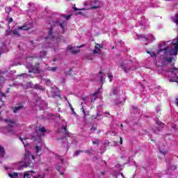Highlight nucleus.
Instances as JSON below:
<instances>
[{
    "label": "nucleus",
    "instance_id": "1",
    "mask_svg": "<svg viewBox=\"0 0 178 178\" xmlns=\"http://www.w3.org/2000/svg\"><path fill=\"white\" fill-rule=\"evenodd\" d=\"M49 24L50 25V28L49 29L48 31V35L47 37L45 38L46 41H51V44H54V42H55V40H56V36H55V35H54V29H55V27H60V29H62V30H65V26H63V24H65V21L61 20H56V21H52L51 20L49 22Z\"/></svg>",
    "mask_w": 178,
    "mask_h": 178
},
{
    "label": "nucleus",
    "instance_id": "2",
    "mask_svg": "<svg viewBox=\"0 0 178 178\" xmlns=\"http://www.w3.org/2000/svg\"><path fill=\"white\" fill-rule=\"evenodd\" d=\"M85 6H87V5H90V8H81L79 9L77 8H74V10H88L90 9H99V8L101 7V5L99 4V1L98 0H89L87 3H84Z\"/></svg>",
    "mask_w": 178,
    "mask_h": 178
},
{
    "label": "nucleus",
    "instance_id": "3",
    "mask_svg": "<svg viewBox=\"0 0 178 178\" xmlns=\"http://www.w3.org/2000/svg\"><path fill=\"white\" fill-rule=\"evenodd\" d=\"M31 159L34 161L35 157L33 155H31L30 152L25 153L24 159L23 160V163L21 164V168H29L30 166H33V161Z\"/></svg>",
    "mask_w": 178,
    "mask_h": 178
},
{
    "label": "nucleus",
    "instance_id": "4",
    "mask_svg": "<svg viewBox=\"0 0 178 178\" xmlns=\"http://www.w3.org/2000/svg\"><path fill=\"white\" fill-rule=\"evenodd\" d=\"M121 67L122 70H124V73H130L131 69L132 70H137V68L134 67L131 61L127 64H122Z\"/></svg>",
    "mask_w": 178,
    "mask_h": 178
},
{
    "label": "nucleus",
    "instance_id": "5",
    "mask_svg": "<svg viewBox=\"0 0 178 178\" xmlns=\"http://www.w3.org/2000/svg\"><path fill=\"white\" fill-rule=\"evenodd\" d=\"M136 40H145L148 42H152L155 40V38L152 34H149L147 35H136Z\"/></svg>",
    "mask_w": 178,
    "mask_h": 178
},
{
    "label": "nucleus",
    "instance_id": "6",
    "mask_svg": "<svg viewBox=\"0 0 178 178\" xmlns=\"http://www.w3.org/2000/svg\"><path fill=\"white\" fill-rule=\"evenodd\" d=\"M5 122L8 124L6 128V130H7L8 133H12V134H15L13 129H9V127H15V126H16V120L6 119L5 120Z\"/></svg>",
    "mask_w": 178,
    "mask_h": 178
},
{
    "label": "nucleus",
    "instance_id": "7",
    "mask_svg": "<svg viewBox=\"0 0 178 178\" xmlns=\"http://www.w3.org/2000/svg\"><path fill=\"white\" fill-rule=\"evenodd\" d=\"M56 168L59 172L60 175H63V173L65 172V170H66V166H65V163H63V159L60 160V163L58 164Z\"/></svg>",
    "mask_w": 178,
    "mask_h": 178
},
{
    "label": "nucleus",
    "instance_id": "8",
    "mask_svg": "<svg viewBox=\"0 0 178 178\" xmlns=\"http://www.w3.org/2000/svg\"><path fill=\"white\" fill-rule=\"evenodd\" d=\"M44 147V143L39 140L36 146L35 147V152L36 155H39V154L42 151V148Z\"/></svg>",
    "mask_w": 178,
    "mask_h": 178
},
{
    "label": "nucleus",
    "instance_id": "9",
    "mask_svg": "<svg viewBox=\"0 0 178 178\" xmlns=\"http://www.w3.org/2000/svg\"><path fill=\"white\" fill-rule=\"evenodd\" d=\"M26 67L29 70L30 73H40V68L38 67H35L31 64H27Z\"/></svg>",
    "mask_w": 178,
    "mask_h": 178
},
{
    "label": "nucleus",
    "instance_id": "10",
    "mask_svg": "<svg viewBox=\"0 0 178 178\" xmlns=\"http://www.w3.org/2000/svg\"><path fill=\"white\" fill-rule=\"evenodd\" d=\"M101 88H102V86H101L96 92L92 95L91 102H95V100L101 97Z\"/></svg>",
    "mask_w": 178,
    "mask_h": 178
},
{
    "label": "nucleus",
    "instance_id": "11",
    "mask_svg": "<svg viewBox=\"0 0 178 178\" xmlns=\"http://www.w3.org/2000/svg\"><path fill=\"white\" fill-rule=\"evenodd\" d=\"M30 29H33V22H26L24 26L18 28L19 30H30Z\"/></svg>",
    "mask_w": 178,
    "mask_h": 178
},
{
    "label": "nucleus",
    "instance_id": "12",
    "mask_svg": "<svg viewBox=\"0 0 178 178\" xmlns=\"http://www.w3.org/2000/svg\"><path fill=\"white\" fill-rule=\"evenodd\" d=\"M19 30H22V29H19V27H18L17 29L10 31L9 33H8V31H6V35H10L13 34V35H15V37H20V32L19 31Z\"/></svg>",
    "mask_w": 178,
    "mask_h": 178
},
{
    "label": "nucleus",
    "instance_id": "13",
    "mask_svg": "<svg viewBox=\"0 0 178 178\" xmlns=\"http://www.w3.org/2000/svg\"><path fill=\"white\" fill-rule=\"evenodd\" d=\"M6 152H5V147L0 145V163H2V160L5 158Z\"/></svg>",
    "mask_w": 178,
    "mask_h": 178
},
{
    "label": "nucleus",
    "instance_id": "14",
    "mask_svg": "<svg viewBox=\"0 0 178 178\" xmlns=\"http://www.w3.org/2000/svg\"><path fill=\"white\" fill-rule=\"evenodd\" d=\"M62 146L63 148L66 149L67 151H69V140H67V138H63L62 140Z\"/></svg>",
    "mask_w": 178,
    "mask_h": 178
},
{
    "label": "nucleus",
    "instance_id": "15",
    "mask_svg": "<svg viewBox=\"0 0 178 178\" xmlns=\"http://www.w3.org/2000/svg\"><path fill=\"white\" fill-rule=\"evenodd\" d=\"M8 176L10 178H22L23 177V173H19V174H17V172L8 173Z\"/></svg>",
    "mask_w": 178,
    "mask_h": 178
},
{
    "label": "nucleus",
    "instance_id": "16",
    "mask_svg": "<svg viewBox=\"0 0 178 178\" xmlns=\"http://www.w3.org/2000/svg\"><path fill=\"white\" fill-rule=\"evenodd\" d=\"M101 48H104V46L98 43L96 44L95 49L93 50V54H99V52H101Z\"/></svg>",
    "mask_w": 178,
    "mask_h": 178
},
{
    "label": "nucleus",
    "instance_id": "17",
    "mask_svg": "<svg viewBox=\"0 0 178 178\" xmlns=\"http://www.w3.org/2000/svg\"><path fill=\"white\" fill-rule=\"evenodd\" d=\"M35 173V172L31 170V171H27L26 173L22 174V178H31V176H33V175H34Z\"/></svg>",
    "mask_w": 178,
    "mask_h": 178
},
{
    "label": "nucleus",
    "instance_id": "18",
    "mask_svg": "<svg viewBox=\"0 0 178 178\" xmlns=\"http://www.w3.org/2000/svg\"><path fill=\"white\" fill-rule=\"evenodd\" d=\"M22 109H23V106H16L13 109V113H17V112H19V111H22Z\"/></svg>",
    "mask_w": 178,
    "mask_h": 178
},
{
    "label": "nucleus",
    "instance_id": "19",
    "mask_svg": "<svg viewBox=\"0 0 178 178\" xmlns=\"http://www.w3.org/2000/svg\"><path fill=\"white\" fill-rule=\"evenodd\" d=\"M172 22L178 25V13H176L174 17H172Z\"/></svg>",
    "mask_w": 178,
    "mask_h": 178
},
{
    "label": "nucleus",
    "instance_id": "20",
    "mask_svg": "<svg viewBox=\"0 0 178 178\" xmlns=\"http://www.w3.org/2000/svg\"><path fill=\"white\" fill-rule=\"evenodd\" d=\"M62 129L64 130L65 136H67V137H70V133L67 131L66 127H63Z\"/></svg>",
    "mask_w": 178,
    "mask_h": 178
},
{
    "label": "nucleus",
    "instance_id": "21",
    "mask_svg": "<svg viewBox=\"0 0 178 178\" xmlns=\"http://www.w3.org/2000/svg\"><path fill=\"white\" fill-rule=\"evenodd\" d=\"M84 152L85 154H88L89 155H91L94 152V149H92V147H91L89 149L85 150Z\"/></svg>",
    "mask_w": 178,
    "mask_h": 178
},
{
    "label": "nucleus",
    "instance_id": "22",
    "mask_svg": "<svg viewBox=\"0 0 178 178\" xmlns=\"http://www.w3.org/2000/svg\"><path fill=\"white\" fill-rule=\"evenodd\" d=\"M26 88H34V85H33V82H28L26 85Z\"/></svg>",
    "mask_w": 178,
    "mask_h": 178
},
{
    "label": "nucleus",
    "instance_id": "23",
    "mask_svg": "<svg viewBox=\"0 0 178 178\" xmlns=\"http://www.w3.org/2000/svg\"><path fill=\"white\" fill-rule=\"evenodd\" d=\"M32 177L33 178H45V175H35V174H33L32 175Z\"/></svg>",
    "mask_w": 178,
    "mask_h": 178
},
{
    "label": "nucleus",
    "instance_id": "24",
    "mask_svg": "<svg viewBox=\"0 0 178 178\" xmlns=\"http://www.w3.org/2000/svg\"><path fill=\"white\" fill-rule=\"evenodd\" d=\"M19 140L22 141V144H24V147H27L29 145V143L26 142V140H27V138H24L23 140L22 138H19Z\"/></svg>",
    "mask_w": 178,
    "mask_h": 178
},
{
    "label": "nucleus",
    "instance_id": "25",
    "mask_svg": "<svg viewBox=\"0 0 178 178\" xmlns=\"http://www.w3.org/2000/svg\"><path fill=\"white\" fill-rule=\"evenodd\" d=\"M46 55H47V51H40L39 54V58H44V56H45Z\"/></svg>",
    "mask_w": 178,
    "mask_h": 178
},
{
    "label": "nucleus",
    "instance_id": "26",
    "mask_svg": "<svg viewBox=\"0 0 178 178\" xmlns=\"http://www.w3.org/2000/svg\"><path fill=\"white\" fill-rule=\"evenodd\" d=\"M112 90L113 95H118V92H119V89L118 88H113Z\"/></svg>",
    "mask_w": 178,
    "mask_h": 178
},
{
    "label": "nucleus",
    "instance_id": "27",
    "mask_svg": "<svg viewBox=\"0 0 178 178\" xmlns=\"http://www.w3.org/2000/svg\"><path fill=\"white\" fill-rule=\"evenodd\" d=\"M5 12H6V13H7V15H9V13H10V12H12V8L6 7L5 8Z\"/></svg>",
    "mask_w": 178,
    "mask_h": 178
},
{
    "label": "nucleus",
    "instance_id": "28",
    "mask_svg": "<svg viewBox=\"0 0 178 178\" xmlns=\"http://www.w3.org/2000/svg\"><path fill=\"white\" fill-rule=\"evenodd\" d=\"M47 70H49V72H56V70H58V67H49L47 68Z\"/></svg>",
    "mask_w": 178,
    "mask_h": 178
},
{
    "label": "nucleus",
    "instance_id": "29",
    "mask_svg": "<svg viewBox=\"0 0 178 178\" xmlns=\"http://www.w3.org/2000/svg\"><path fill=\"white\" fill-rule=\"evenodd\" d=\"M93 145H99V143H101V140L99 139H96L95 140H92Z\"/></svg>",
    "mask_w": 178,
    "mask_h": 178
},
{
    "label": "nucleus",
    "instance_id": "30",
    "mask_svg": "<svg viewBox=\"0 0 178 178\" xmlns=\"http://www.w3.org/2000/svg\"><path fill=\"white\" fill-rule=\"evenodd\" d=\"M33 88H35V90H44L40 85H33Z\"/></svg>",
    "mask_w": 178,
    "mask_h": 178
},
{
    "label": "nucleus",
    "instance_id": "31",
    "mask_svg": "<svg viewBox=\"0 0 178 178\" xmlns=\"http://www.w3.org/2000/svg\"><path fill=\"white\" fill-rule=\"evenodd\" d=\"M107 76L109 79L110 81H112V79H113V75L111 72H109L107 74Z\"/></svg>",
    "mask_w": 178,
    "mask_h": 178
},
{
    "label": "nucleus",
    "instance_id": "32",
    "mask_svg": "<svg viewBox=\"0 0 178 178\" xmlns=\"http://www.w3.org/2000/svg\"><path fill=\"white\" fill-rule=\"evenodd\" d=\"M160 154H162L163 155H166V154H168V151L165 150V149H160L159 150Z\"/></svg>",
    "mask_w": 178,
    "mask_h": 178
},
{
    "label": "nucleus",
    "instance_id": "33",
    "mask_svg": "<svg viewBox=\"0 0 178 178\" xmlns=\"http://www.w3.org/2000/svg\"><path fill=\"white\" fill-rule=\"evenodd\" d=\"M156 124L159 126L160 127H163L164 124L161 121H156Z\"/></svg>",
    "mask_w": 178,
    "mask_h": 178
},
{
    "label": "nucleus",
    "instance_id": "34",
    "mask_svg": "<svg viewBox=\"0 0 178 178\" xmlns=\"http://www.w3.org/2000/svg\"><path fill=\"white\" fill-rule=\"evenodd\" d=\"M81 154V150H76L74 154V156H77Z\"/></svg>",
    "mask_w": 178,
    "mask_h": 178
},
{
    "label": "nucleus",
    "instance_id": "35",
    "mask_svg": "<svg viewBox=\"0 0 178 178\" xmlns=\"http://www.w3.org/2000/svg\"><path fill=\"white\" fill-rule=\"evenodd\" d=\"M19 77H24V79H26V78L29 77V74H27L26 73H23L19 75Z\"/></svg>",
    "mask_w": 178,
    "mask_h": 178
},
{
    "label": "nucleus",
    "instance_id": "36",
    "mask_svg": "<svg viewBox=\"0 0 178 178\" xmlns=\"http://www.w3.org/2000/svg\"><path fill=\"white\" fill-rule=\"evenodd\" d=\"M84 104V103L83 102H82L81 104V111H83V115H84V116H86V111L84 110V107L83 106V105Z\"/></svg>",
    "mask_w": 178,
    "mask_h": 178
},
{
    "label": "nucleus",
    "instance_id": "37",
    "mask_svg": "<svg viewBox=\"0 0 178 178\" xmlns=\"http://www.w3.org/2000/svg\"><path fill=\"white\" fill-rule=\"evenodd\" d=\"M45 81H46L47 86H52V82H51L50 79H45Z\"/></svg>",
    "mask_w": 178,
    "mask_h": 178
},
{
    "label": "nucleus",
    "instance_id": "38",
    "mask_svg": "<svg viewBox=\"0 0 178 178\" xmlns=\"http://www.w3.org/2000/svg\"><path fill=\"white\" fill-rule=\"evenodd\" d=\"M39 131L40 133H46L47 131L45 130V128L41 127V128L39 129Z\"/></svg>",
    "mask_w": 178,
    "mask_h": 178
},
{
    "label": "nucleus",
    "instance_id": "39",
    "mask_svg": "<svg viewBox=\"0 0 178 178\" xmlns=\"http://www.w3.org/2000/svg\"><path fill=\"white\" fill-rule=\"evenodd\" d=\"M169 170H176L177 168L175 165H172L170 168H168Z\"/></svg>",
    "mask_w": 178,
    "mask_h": 178
},
{
    "label": "nucleus",
    "instance_id": "40",
    "mask_svg": "<svg viewBox=\"0 0 178 178\" xmlns=\"http://www.w3.org/2000/svg\"><path fill=\"white\" fill-rule=\"evenodd\" d=\"M150 56H151L152 58H156V54H155V52L152 51V52L150 53Z\"/></svg>",
    "mask_w": 178,
    "mask_h": 178
},
{
    "label": "nucleus",
    "instance_id": "41",
    "mask_svg": "<svg viewBox=\"0 0 178 178\" xmlns=\"http://www.w3.org/2000/svg\"><path fill=\"white\" fill-rule=\"evenodd\" d=\"M95 130H97V127L92 126L90 129V131H92V133H94V131H95Z\"/></svg>",
    "mask_w": 178,
    "mask_h": 178
},
{
    "label": "nucleus",
    "instance_id": "42",
    "mask_svg": "<svg viewBox=\"0 0 178 178\" xmlns=\"http://www.w3.org/2000/svg\"><path fill=\"white\" fill-rule=\"evenodd\" d=\"M63 17H65V20H69V19H70V15H63Z\"/></svg>",
    "mask_w": 178,
    "mask_h": 178
},
{
    "label": "nucleus",
    "instance_id": "43",
    "mask_svg": "<svg viewBox=\"0 0 178 178\" xmlns=\"http://www.w3.org/2000/svg\"><path fill=\"white\" fill-rule=\"evenodd\" d=\"M78 52H80V50H75V49L72 50V54H78Z\"/></svg>",
    "mask_w": 178,
    "mask_h": 178
},
{
    "label": "nucleus",
    "instance_id": "44",
    "mask_svg": "<svg viewBox=\"0 0 178 178\" xmlns=\"http://www.w3.org/2000/svg\"><path fill=\"white\" fill-rule=\"evenodd\" d=\"M100 81L102 83H104V82L105 81V78H104V76H100Z\"/></svg>",
    "mask_w": 178,
    "mask_h": 178
},
{
    "label": "nucleus",
    "instance_id": "45",
    "mask_svg": "<svg viewBox=\"0 0 178 178\" xmlns=\"http://www.w3.org/2000/svg\"><path fill=\"white\" fill-rule=\"evenodd\" d=\"M156 111L157 113L159 112H161V107H159V106L156 107Z\"/></svg>",
    "mask_w": 178,
    "mask_h": 178
},
{
    "label": "nucleus",
    "instance_id": "46",
    "mask_svg": "<svg viewBox=\"0 0 178 178\" xmlns=\"http://www.w3.org/2000/svg\"><path fill=\"white\" fill-rule=\"evenodd\" d=\"M0 97H6V95H5V93H2V92L0 91Z\"/></svg>",
    "mask_w": 178,
    "mask_h": 178
},
{
    "label": "nucleus",
    "instance_id": "47",
    "mask_svg": "<svg viewBox=\"0 0 178 178\" xmlns=\"http://www.w3.org/2000/svg\"><path fill=\"white\" fill-rule=\"evenodd\" d=\"M13 22V18H10V19H8V23H9V24L12 23Z\"/></svg>",
    "mask_w": 178,
    "mask_h": 178
},
{
    "label": "nucleus",
    "instance_id": "48",
    "mask_svg": "<svg viewBox=\"0 0 178 178\" xmlns=\"http://www.w3.org/2000/svg\"><path fill=\"white\" fill-rule=\"evenodd\" d=\"M71 111H72V113H76L74 112V108H73L72 106H71Z\"/></svg>",
    "mask_w": 178,
    "mask_h": 178
},
{
    "label": "nucleus",
    "instance_id": "49",
    "mask_svg": "<svg viewBox=\"0 0 178 178\" xmlns=\"http://www.w3.org/2000/svg\"><path fill=\"white\" fill-rule=\"evenodd\" d=\"M175 104H176V105L178 106V98L176 99V100H175Z\"/></svg>",
    "mask_w": 178,
    "mask_h": 178
},
{
    "label": "nucleus",
    "instance_id": "50",
    "mask_svg": "<svg viewBox=\"0 0 178 178\" xmlns=\"http://www.w3.org/2000/svg\"><path fill=\"white\" fill-rule=\"evenodd\" d=\"M120 144H123V140H122V137H120Z\"/></svg>",
    "mask_w": 178,
    "mask_h": 178
},
{
    "label": "nucleus",
    "instance_id": "51",
    "mask_svg": "<svg viewBox=\"0 0 178 178\" xmlns=\"http://www.w3.org/2000/svg\"><path fill=\"white\" fill-rule=\"evenodd\" d=\"M76 15H83V13L79 11V12L76 13Z\"/></svg>",
    "mask_w": 178,
    "mask_h": 178
},
{
    "label": "nucleus",
    "instance_id": "52",
    "mask_svg": "<svg viewBox=\"0 0 178 178\" xmlns=\"http://www.w3.org/2000/svg\"><path fill=\"white\" fill-rule=\"evenodd\" d=\"M141 25H142L141 29H145V25L144 24H142Z\"/></svg>",
    "mask_w": 178,
    "mask_h": 178
},
{
    "label": "nucleus",
    "instance_id": "53",
    "mask_svg": "<svg viewBox=\"0 0 178 178\" xmlns=\"http://www.w3.org/2000/svg\"><path fill=\"white\" fill-rule=\"evenodd\" d=\"M97 116L101 117V116H102V115H101L100 113H97Z\"/></svg>",
    "mask_w": 178,
    "mask_h": 178
},
{
    "label": "nucleus",
    "instance_id": "54",
    "mask_svg": "<svg viewBox=\"0 0 178 178\" xmlns=\"http://www.w3.org/2000/svg\"><path fill=\"white\" fill-rule=\"evenodd\" d=\"M117 105H119L120 104H122V102H115Z\"/></svg>",
    "mask_w": 178,
    "mask_h": 178
},
{
    "label": "nucleus",
    "instance_id": "55",
    "mask_svg": "<svg viewBox=\"0 0 178 178\" xmlns=\"http://www.w3.org/2000/svg\"><path fill=\"white\" fill-rule=\"evenodd\" d=\"M68 49L72 51V49H73V47H70V46H68Z\"/></svg>",
    "mask_w": 178,
    "mask_h": 178
},
{
    "label": "nucleus",
    "instance_id": "56",
    "mask_svg": "<svg viewBox=\"0 0 178 178\" xmlns=\"http://www.w3.org/2000/svg\"><path fill=\"white\" fill-rule=\"evenodd\" d=\"M2 88V82H1V79H0V89Z\"/></svg>",
    "mask_w": 178,
    "mask_h": 178
},
{
    "label": "nucleus",
    "instance_id": "57",
    "mask_svg": "<svg viewBox=\"0 0 178 178\" xmlns=\"http://www.w3.org/2000/svg\"><path fill=\"white\" fill-rule=\"evenodd\" d=\"M83 47H84V45H81V46H77V48H83Z\"/></svg>",
    "mask_w": 178,
    "mask_h": 178
},
{
    "label": "nucleus",
    "instance_id": "58",
    "mask_svg": "<svg viewBox=\"0 0 178 178\" xmlns=\"http://www.w3.org/2000/svg\"><path fill=\"white\" fill-rule=\"evenodd\" d=\"M9 91H10V89L8 88L6 92L8 94V92H9Z\"/></svg>",
    "mask_w": 178,
    "mask_h": 178
},
{
    "label": "nucleus",
    "instance_id": "59",
    "mask_svg": "<svg viewBox=\"0 0 178 178\" xmlns=\"http://www.w3.org/2000/svg\"><path fill=\"white\" fill-rule=\"evenodd\" d=\"M83 101H86L87 99V97H82Z\"/></svg>",
    "mask_w": 178,
    "mask_h": 178
},
{
    "label": "nucleus",
    "instance_id": "60",
    "mask_svg": "<svg viewBox=\"0 0 178 178\" xmlns=\"http://www.w3.org/2000/svg\"><path fill=\"white\" fill-rule=\"evenodd\" d=\"M121 176L122 177L124 178V175H123V173H121Z\"/></svg>",
    "mask_w": 178,
    "mask_h": 178
},
{
    "label": "nucleus",
    "instance_id": "61",
    "mask_svg": "<svg viewBox=\"0 0 178 178\" xmlns=\"http://www.w3.org/2000/svg\"><path fill=\"white\" fill-rule=\"evenodd\" d=\"M132 108H133L134 110L137 109V107H135V106H134V107H132Z\"/></svg>",
    "mask_w": 178,
    "mask_h": 178
},
{
    "label": "nucleus",
    "instance_id": "62",
    "mask_svg": "<svg viewBox=\"0 0 178 178\" xmlns=\"http://www.w3.org/2000/svg\"><path fill=\"white\" fill-rule=\"evenodd\" d=\"M147 53L149 54V55L151 54V51H147Z\"/></svg>",
    "mask_w": 178,
    "mask_h": 178
},
{
    "label": "nucleus",
    "instance_id": "63",
    "mask_svg": "<svg viewBox=\"0 0 178 178\" xmlns=\"http://www.w3.org/2000/svg\"><path fill=\"white\" fill-rule=\"evenodd\" d=\"M97 133H98V134H99V133H101V130H99V131H97Z\"/></svg>",
    "mask_w": 178,
    "mask_h": 178
},
{
    "label": "nucleus",
    "instance_id": "64",
    "mask_svg": "<svg viewBox=\"0 0 178 178\" xmlns=\"http://www.w3.org/2000/svg\"><path fill=\"white\" fill-rule=\"evenodd\" d=\"M69 106L72 108V104H70V103H69Z\"/></svg>",
    "mask_w": 178,
    "mask_h": 178
}]
</instances>
